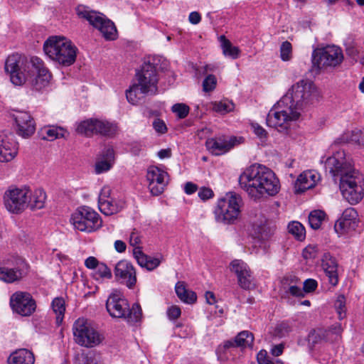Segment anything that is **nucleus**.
Segmentation results:
<instances>
[{"instance_id":"1","label":"nucleus","mask_w":364,"mask_h":364,"mask_svg":"<svg viewBox=\"0 0 364 364\" xmlns=\"http://www.w3.org/2000/svg\"><path fill=\"white\" fill-rule=\"evenodd\" d=\"M325 168L335 181L339 178L342 196L350 204H357L362 200L364 191L363 176L346 159L344 151H338L328 157L325 162Z\"/></svg>"},{"instance_id":"2","label":"nucleus","mask_w":364,"mask_h":364,"mask_svg":"<svg viewBox=\"0 0 364 364\" xmlns=\"http://www.w3.org/2000/svg\"><path fill=\"white\" fill-rule=\"evenodd\" d=\"M5 70L9 73L14 85H21L28 82L37 91L45 87L51 77L43 61L37 57L28 60L18 54L9 55L5 63Z\"/></svg>"},{"instance_id":"3","label":"nucleus","mask_w":364,"mask_h":364,"mask_svg":"<svg viewBox=\"0 0 364 364\" xmlns=\"http://www.w3.org/2000/svg\"><path fill=\"white\" fill-rule=\"evenodd\" d=\"M240 187L254 200L264 195L274 196L280 184L274 173L269 168L254 164L246 168L238 178Z\"/></svg>"},{"instance_id":"4","label":"nucleus","mask_w":364,"mask_h":364,"mask_svg":"<svg viewBox=\"0 0 364 364\" xmlns=\"http://www.w3.org/2000/svg\"><path fill=\"white\" fill-rule=\"evenodd\" d=\"M156 59L147 58L145 59L140 70L135 75V80L126 91L128 102L136 105L146 95H156L158 92V81Z\"/></svg>"},{"instance_id":"5","label":"nucleus","mask_w":364,"mask_h":364,"mask_svg":"<svg viewBox=\"0 0 364 364\" xmlns=\"http://www.w3.org/2000/svg\"><path fill=\"white\" fill-rule=\"evenodd\" d=\"M106 309L112 317L124 318L129 323L141 321L142 311L140 305L135 303L132 307L121 291L114 290L109 296Z\"/></svg>"},{"instance_id":"6","label":"nucleus","mask_w":364,"mask_h":364,"mask_svg":"<svg viewBox=\"0 0 364 364\" xmlns=\"http://www.w3.org/2000/svg\"><path fill=\"white\" fill-rule=\"evenodd\" d=\"M43 50L51 60L64 66L73 65L76 60V47L63 36L49 37L44 43Z\"/></svg>"},{"instance_id":"7","label":"nucleus","mask_w":364,"mask_h":364,"mask_svg":"<svg viewBox=\"0 0 364 364\" xmlns=\"http://www.w3.org/2000/svg\"><path fill=\"white\" fill-rule=\"evenodd\" d=\"M316 97L314 84L308 80H301L293 85L286 95L281 98V103L289 105L294 110L301 112L311 104Z\"/></svg>"},{"instance_id":"8","label":"nucleus","mask_w":364,"mask_h":364,"mask_svg":"<svg viewBox=\"0 0 364 364\" xmlns=\"http://www.w3.org/2000/svg\"><path fill=\"white\" fill-rule=\"evenodd\" d=\"M343 58V51L338 46L317 48L312 53V69L319 72L322 69L335 68L342 63Z\"/></svg>"},{"instance_id":"9","label":"nucleus","mask_w":364,"mask_h":364,"mask_svg":"<svg viewBox=\"0 0 364 364\" xmlns=\"http://www.w3.org/2000/svg\"><path fill=\"white\" fill-rule=\"evenodd\" d=\"M299 112L294 110L289 105L281 103V100L269 110L267 116V124L280 132L287 131L290 122L299 118Z\"/></svg>"},{"instance_id":"10","label":"nucleus","mask_w":364,"mask_h":364,"mask_svg":"<svg viewBox=\"0 0 364 364\" xmlns=\"http://www.w3.org/2000/svg\"><path fill=\"white\" fill-rule=\"evenodd\" d=\"M77 14L80 18L87 20L90 25L98 29L107 40H114L117 38V31L114 23L102 14L81 6L77 8Z\"/></svg>"},{"instance_id":"11","label":"nucleus","mask_w":364,"mask_h":364,"mask_svg":"<svg viewBox=\"0 0 364 364\" xmlns=\"http://www.w3.org/2000/svg\"><path fill=\"white\" fill-rule=\"evenodd\" d=\"M73 331L75 342L87 348L99 345L103 339L102 335L87 319L83 318H80L75 321Z\"/></svg>"},{"instance_id":"12","label":"nucleus","mask_w":364,"mask_h":364,"mask_svg":"<svg viewBox=\"0 0 364 364\" xmlns=\"http://www.w3.org/2000/svg\"><path fill=\"white\" fill-rule=\"evenodd\" d=\"M70 220L75 229L87 232L97 230L102 223L100 215L87 206L79 207L72 214Z\"/></svg>"},{"instance_id":"13","label":"nucleus","mask_w":364,"mask_h":364,"mask_svg":"<svg viewBox=\"0 0 364 364\" xmlns=\"http://www.w3.org/2000/svg\"><path fill=\"white\" fill-rule=\"evenodd\" d=\"M0 267V280L6 283L20 281L28 273V265L18 256H9L2 261Z\"/></svg>"},{"instance_id":"14","label":"nucleus","mask_w":364,"mask_h":364,"mask_svg":"<svg viewBox=\"0 0 364 364\" xmlns=\"http://www.w3.org/2000/svg\"><path fill=\"white\" fill-rule=\"evenodd\" d=\"M76 132L86 136L100 134L105 136H114L117 130L115 124L107 120L97 118H90L77 124Z\"/></svg>"},{"instance_id":"15","label":"nucleus","mask_w":364,"mask_h":364,"mask_svg":"<svg viewBox=\"0 0 364 364\" xmlns=\"http://www.w3.org/2000/svg\"><path fill=\"white\" fill-rule=\"evenodd\" d=\"M10 306L14 312L22 316H30L36 309V301L26 291H16L10 297Z\"/></svg>"},{"instance_id":"16","label":"nucleus","mask_w":364,"mask_h":364,"mask_svg":"<svg viewBox=\"0 0 364 364\" xmlns=\"http://www.w3.org/2000/svg\"><path fill=\"white\" fill-rule=\"evenodd\" d=\"M29 189L14 188L7 191L4 195L6 209L13 213H18L28 205Z\"/></svg>"},{"instance_id":"17","label":"nucleus","mask_w":364,"mask_h":364,"mask_svg":"<svg viewBox=\"0 0 364 364\" xmlns=\"http://www.w3.org/2000/svg\"><path fill=\"white\" fill-rule=\"evenodd\" d=\"M359 223L360 219L356 210L353 208H348L336 222L334 230L339 235H342L355 231Z\"/></svg>"},{"instance_id":"18","label":"nucleus","mask_w":364,"mask_h":364,"mask_svg":"<svg viewBox=\"0 0 364 364\" xmlns=\"http://www.w3.org/2000/svg\"><path fill=\"white\" fill-rule=\"evenodd\" d=\"M18 143L14 134L10 131H3L0 133V161H11L17 154Z\"/></svg>"},{"instance_id":"19","label":"nucleus","mask_w":364,"mask_h":364,"mask_svg":"<svg viewBox=\"0 0 364 364\" xmlns=\"http://www.w3.org/2000/svg\"><path fill=\"white\" fill-rule=\"evenodd\" d=\"M115 278L120 280L126 286L132 289L136 282V271L131 262L127 260H120L118 262L114 270Z\"/></svg>"},{"instance_id":"20","label":"nucleus","mask_w":364,"mask_h":364,"mask_svg":"<svg viewBox=\"0 0 364 364\" xmlns=\"http://www.w3.org/2000/svg\"><path fill=\"white\" fill-rule=\"evenodd\" d=\"M167 176L166 172L156 166H150L148 168L146 178L149 182V188L152 195L159 196L163 193L167 184L165 180Z\"/></svg>"},{"instance_id":"21","label":"nucleus","mask_w":364,"mask_h":364,"mask_svg":"<svg viewBox=\"0 0 364 364\" xmlns=\"http://www.w3.org/2000/svg\"><path fill=\"white\" fill-rule=\"evenodd\" d=\"M17 126V134L23 138L31 136L35 132V122L31 114L27 112L16 111L13 114Z\"/></svg>"},{"instance_id":"22","label":"nucleus","mask_w":364,"mask_h":364,"mask_svg":"<svg viewBox=\"0 0 364 364\" xmlns=\"http://www.w3.org/2000/svg\"><path fill=\"white\" fill-rule=\"evenodd\" d=\"M321 267L329 283L335 287L338 283V262L329 252H325L321 259Z\"/></svg>"},{"instance_id":"23","label":"nucleus","mask_w":364,"mask_h":364,"mask_svg":"<svg viewBox=\"0 0 364 364\" xmlns=\"http://www.w3.org/2000/svg\"><path fill=\"white\" fill-rule=\"evenodd\" d=\"M244 201L241 196L235 192H229V224L240 220Z\"/></svg>"},{"instance_id":"24","label":"nucleus","mask_w":364,"mask_h":364,"mask_svg":"<svg viewBox=\"0 0 364 364\" xmlns=\"http://www.w3.org/2000/svg\"><path fill=\"white\" fill-rule=\"evenodd\" d=\"M255 234L262 241L269 240L275 233L276 225L266 218L261 219L254 225Z\"/></svg>"},{"instance_id":"25","label":"nucleus","mask_w":364,"mask_h":364,"mask_svg":"<svg viewBox=\"0 0 364 364\" xmlns=\"http://www.w3.org/2000/svg\"><path fill=\"white\" fill-rule=\"evenodd\" d=\"M319 176L311 171H304L297 178L295 183V192L303 193L315 186Z\"/></svg>"},{"instance_id":"26","label":"nucleus","mask_w":364,"mask_h":364,"mask_svg":"<svg viewBox=\"0 0 364 364\" xmlns=\"http://www.w3.org/2000/svg\"><path fill=\"white\" fill-rule=\"evenodd\" d=\"M254 343V336L248 331L240 332L234 338L233 341H229V354L237 347L245 348H252Z\"/></svg>"},{"instance_id":"27","label":"nucleus","mask_w":364,"mask_h":364,"mask_svg":"<svg viewBox=\"0 0 364 364\" xmlns=\"http://www.w3.org/2000/svg\"><path fill=\"white\" fill-rule=\"evenodd\" d=\"M207 149L213 155L220 156L228 152V141L225 136L208 139L205 141Z\"/></svg>"},{"instance_id":"28","label":"nucleus","mask_w":364,"mask_h":364,"mask_svg":"<svg viewBox=\"0 0 364 364\" xmlns=\"http://www.w3.org/2000/svg\"><path fill=\"white\" fill-rule=\"evenodd\" d=\"M34 362L33 353L26 348L16 350L8 358L9 364H33Z\"/></svg>"},{"instance_id":"29","label":"nucleus","mask_w":364,"mask_h":364,"mask_svg":"<svg viewBox=\"0 0 364 364\" xmlns=\"http://www.w3.org/2000/svg\"><path fill=\"white\" fill-rule=\"evenodd\" d=\"M317 282L313 279H307L304 282V287L301 289L300 287L294 284H289L287 293L290 294L293 296L304 297L305 293H310L314 291L317 287Z\"/></svg>"},{"instance_id":"30","label":"nucleus","mask_w":364,"mask_h":364,"mask_svg":"<svg viewBox=\"0 0 364 364\" xmlns=\"http://www.w3.org/2000/svg\"><path fill=\"white\" fill-rule=\"evenodd\" d=\"M98 206L103 214L110 215L119 213L124 208V203L122 200L117 201L111 198L98 203Z\"/></svg>"},{"instance_id":"31","label":"nucleus","mask_w":364,"mask_h":364,"mask_svg":"<svg viewBox=\"0 0 364 364\" xmlns=\"http://www.w3.org/2000/svg\"><path fill=\"white\" fill-rule=\"evenodd\" d=\"M46 199V193L41 189H37L34 192L29 190L28 205L31 209H41L44 207Z\"/></svg>"},{"instance_id":"32","label":"nucleus","mask_w":364,"mask_h":364,"mask_svg":"<svg viewBox=\"0 0 364 364\" xmlns=\"http://www.w3.org/2000/svg\"><path fill=\"white\" fill-rule=\"evenodd\" d=\"M213 214L217 223L223 224L227 223L228 202L225 196H223L217 200Z\"/></svg>"},{"instance_id":"33","label":"nucleus","mask_w":364,"mask_h":364,"mask_svg":"<svg viewBox=\"0 0 364 364\" xmlns=\"http://www.w3.org/2000/svg\"><path fill=\"white\" fill-rule=\"evenodd\" d=\"M175 291L178 297L184 303L193 304L197 299L196 294L191 290L186 289L183 282L176 283Z\"/></svg>"},{"instance_id":"34","label":"nucleus","mask_w":364,"mask_h":364,"mask_svg":"<svg viewBox=\"0 0 364 364\" xmlns=\"http://www.w3.org/2000/svg\"><path fill=\"white\" fill-rule=\"evenodd\" d=\"M175 291L178 297L184 303L193 304L197 299L196 294L191 290L186 289L183 282L176 283Z\"/></svg>"},{"instance_id":"35","label":"nucleus","mask_w":364,"mask_h":364,"mask_svg":"<svg viewBox=\"0 0 364 364\" xmlns=\"http://www.w3.org/2000/svg\"><path fill=\"white\" fill-rule=\"evenodd\" d=\"M42 139L48 141H53L58 138L65 137V130L62 127H49L41 131Z\"/></svg>"},{"instance_id":"36","label":"nucleus","mask_w":364,"mask_h":364,"mask_svg":"<svg viewBox=\"0 0 364 364\" xmlns=\"http://www.w3.org/2000/svg\"><path fill=\"white\" fill-rule=\"evenodd\" d=\"M326 213L320 210H315L310 213L309 215V223L314 230L320 228L323 221L326 218Z\"/></svg>"},{"instance_id":"37","label":"nucleus","mask_w":364,"mask_h":364,"mask_svg":"<svg viewBox=\"0 0 364 364\" xmlns=\"http://www.w3.org/2000/svg\"><path fill=\"white\" fill-rule=\"evenodd\" d=\"M289 232L294 236L299 241H302L306 237V230L301 223L297 221H293L288 225Z\"/></svg>"},{"instance_id":"38","label":"nucleus","mask_w":364,"mask_h":364,"mask_svg":"<svg viewBox=\"0 0 364 364\" xmlns=\"http://www.w3.org/2000/svg\"><path fill=\"white\" fill-rule=\"evenodd\" d=\"M237 281L240 287L244 289H252L255 288V284L250 269L247 271V274H240L237 277Z\"/></svg>"},{"instance_id":"39","label":"nucleus","mask_w":364,"mask_h":364,"mask_svg":"<svg viewBox=\"0 0 364 364\" xmlns=\"http://www.w3.org/2000/svg\"><path fill=\"white\" fill-rule=\"evenodd\" d=\"M52 308L56 314V321L61 323L65 311V301L62 298H55L53 300Z\"/></svg>"},{"instance_id":"40","label":"nucleus","mask_w":364,"mask_h":364,"mask_svg":"<svg viewBox=\"0 0 364 364\" xmlns=\"http://www.w3.org/2000/svg\"><path fill=\"white\" fill-rule=\"evenodd\" d=\"M93 278L96 280L111 279L112 277L110 269L104 263H100L92 273Z\"/></svg>"},{"instance_id":"41","label":"nucleus","mask_w":364,"mask_h":364,"mask_svg":"<svg viewBox=\"0 0 364 364\" xmlns=\"http://www.w3.org/2000/svg\"><path fill=\"white\" fill-rule=\"evenodd\" d=\"M280 58L283 61H289L292 58V46L286 41L280 46Z\"/></svg>"},{"instance_id":"42","label":"nucleus","mask_w":364,"mask_h":364,"mask_svg":"<svg viewBox=\"0 0 364 364\" xmlns=\"http://www.w3.org/2000/svg\"><path fill=\"white\" fill-rule=\"evenodd\" d=\"M231 269L235 272L237 277H239L240 274H247L250 268L242 260L235 259L231 262Z\"/></svg>"},{"instance_id":"43","label":"nucleus","mask_w":364,"mask_h":364,"mask_svg":"<svg viewBox=\"0 0 364 364\" xmlns=\"http://www.w3.org/2000/svg\"><path fill=\"white\" fill-rule=\"evenodd\" d=\"M189 107L183 103H176L171 107V111L175 113L179 119H184L189 113Z\"/></svg>"},{"instance_id":"44","label":"nucleus","mask_w":364,"mask_h":364,"mask_svg":"<svg viewBox=\"0 0 364 364\" xmlns=\"http://www.w3.org/2000/svg\"><path fill=\"white\" fill-rule=\"evenodd\" d=\"M334 306L338 314V318L343 319L346 316V298L343 295H339L337 297Z\"/></svg>"},{"instance_id":"45","label":"nucleus","mask_w":364,"mask_h":364,"mask_svg":"<svg viewBox=\"0 0 364 364\" xmlns=\"http://www.w3.org/2000/svg\"><path fill=\"white\" fill-rule=\"evenodd\" d=\"M291 331V326L287 321H283L279 323L275 328L276 334L279 337L287 336Z\"/></svg>"},{"instance_id":"46","label":"nucleus","mask_w":364,"mask_h":364,"mask_svg":"<svg viewBox=\"0 0 364 364\" xmlns=\"http://www.w3.org/2000/svg\"><path fill=\"white\" fill-rule=\"evenodd\" d=\"M133 254H134V257L136 259L138 264L141 267H145L146 264L147 262L148 256L146 255L144 253H143V252L141 251V250L139 247H136L134 249Z\"/></svg>"},{"instance_id":"47","label":"nucleus","mask_w":364,"mask_h":364,"mask_svg":"<svg viewBox=\"0 0 364 364\" xmlns=\"http://www.w3.org/2000/svg\"><path fill=\"white\" fill-rule=\"evenodd\" d=\"M216 85V79L214 75H209L203 82V89L205 92L212 91Z\"/></svg>"},{"instance_id":"48","label":"nucleus","mask_w":364,"mask_h":364,"mask_svg":"<svg viewBox=\"0 0 364 364\" xmlns=\"http://www.w3.org/2000/svg\"><path fill=\"white\" fill-rule=\"evenodd\" d=\"M228 341H224L223 345L219 346L216 350L218 359L220 362H225L228 359Z\"/></svg>"},{"instance_id":"49","label":"nucleus","mask_w":364,"mask_h":364,"mask_svg":"<svg viewBox=\"0 0 364 364\" xmlns=\"http://www.w3.org/2000/svg\"><path fill=\"white\" fill-rule=\"evenodd\" d=\"M198 196L202 200L205 201L213 198L214 197V193L211 188L203 186L199 188Z\"/></svg>"},{"instance_id":"50","label":"nucleus","mask_w":364,"mask_h":364,"mask_svg":"<svg viewBox=\"0 0 364 364\" xmlns=\"http://www.w3.org/2000/svg\"><path fill=\"white\" fill-rule=\"evenodd\" d=\"M324 337V331L322 330H314L309 334V341L313 345L319 343Z\"/></svg>"},{"instance_id":"51","label":"nucleus","mask_w":364,"mask_h":364,"mask_svg":"<svg viewBox=\"0 0 364 364\" xmlns=\"http://www.w3.org/2000/svg\"><path fill=\"white\" fill-rule=\"evenodd\" d=\"M112 166V163L101 159L95 164V172L97 173H101L107 171L110 169Z\"/></svg>"},{"instance_id":"52","label":"nucleus","mask_w":364,"mask_h":364,"mask_svg":"<svg viewBox=\"0 0 364 364\" xmlns=\"http://www.w3.org/2000/svg\"><path fill=\"white\" fill-rule=\"evenodd\" d=\"M153 127L155 131L159 134H164L167 131L165 122L160 119H155L153 122Z\"/></svg>"},{"instance_id":"53","label":"nucleus","mask_w":364,"mask_h":364,"mask_svg":"<svg viewBox=\"0 0 364 364\" xmlns=\"http://www.w3.org/2000/svg\"><path fill=\"white\" fill-rule=\"evenodd\" d=\"M317 248L315 246L309 245L303 250V257L306 259H314L316 256Z\"/></svg>"},{"instance_id":"54","label":"nucleus","mask_w":364,"mask_h":364,"mask_svg":"<svg viewBox=\"0 0 364 364\" xmlns=\"http://www.w3.org/2000/svg\"><path fill=\"white\" fill-rule=\"evenodd\" d=\"M102 159L108 161L113 164L114 160V152L112 147H105L102 152Z\"/></svg>"},{"instance_id":"55","label":"nucleus","mask_w":364,"mask_h":364,"mask_svg":"<svg viewBox=\"0 0 364 364\" xmlns=\"http://www.w3.org/2000/svg\"><path fill=\"white\" fill-rule=\"evenodd\" d=\"M252 128L254 133L260 139H264L267 136L266 130L257 123H252Z\"/></svg>"},{"instance_id":"56","label":"nucleus","mask_w":364,"mask_h":364,"mask_svg":"<svg viewBox=\"0 0 364 364\" xmlns=\"http://www.w3.org/2000/svg\"><path fill=\"white\" fill-rule=\"evenodd\" d=\"M112 190L109 186H104L100 193L99 198H98V203L103 202L105 200H107L108 199H111Z\"/></svg>"},{"instance_id":"57","label":"nucleus","mask_w":364,"mask_h":364,"mask_svg":"<svg viewBox=\"0 0 364 364\" xmlns=\"http://www.w3.org/2000/svg\"><path fill=\"white\" fill-rule=\"evenodd\" d=\"M181 314V309L176 306H172L168 309L167 314L170 319L175 320L178 318Z\"/></svg>"},{"instance_id":"58","label":"nucleus","mask_w":364,"mask_h":364,"mask_svg":"<svg viewBox=\"0 0 364 364\" xmlns=\"http://www.w3.org/2000/svg\"><path fill=\"white\" fill-rule=\"evenodd\" d=\"M361 132L360 130H353L351 132L349 136L347 138L348 142L359 144L360 140Z\"/></svg>"},{"instance_id":"59","label":"nucleus","mask_w":364,"mask_h":364,"mask_svg":"<svg viewBox=\"0 0 364 364\" xmlns=\"http://www.w3.org/2000/svg\"><path fill=\"white\" fill-rule=\"evenodd\" d=\"M141 243V237L139 234L134 230L130 235L129 244L133 247H138L137 245Z\"/></svg>"},{"instance_id":"60","label":"nucleus","mask_w":364,"mask_h":364,"mask_svg":"<svg viewBox=\"0 0 364 364\" xmlns=\"http://www.w3.org/2000/svg\"><path fill=\"white\" fill-rule=\"evenodd\" d=\"M98 260L95 257H89L85 261V265L87 268L95 270L100 264Z\"/></svg>"},{"instance_id":"61","label":"nucleus","mask_w":364,"mask_h":364,"mask_svg":"<svg viewBox=\"0 0 364 364\" xmlns=\"http://www.w3.org/2000/svg\"><path fill=\"white\" fill-rule=\"evenodd\" d=\"M160 264V260L157 258H151L148 257L147 262L145 268L148 270H153Z\"/></svg>"},{"instance_id":"62","label":"nucleus","mask_w":364,"mask_h":364,"mask_svg":"<svg viewBox=\"0 0 364 364\" xmlns=\"http://www.w3.org/2000/svg\"><path fill=\"white\" fill-rule=\"evenodd\" d=\"M240 50L238 47L232 46L229 41V57L237 59L240 57Z\"/></svg>"},{"instance_id":"63","label":"nucleus","mask_w":364,"mask_h":364,"mask_svg":"<svg viewBox=\"0 0 364 364\" xmlns=\"http://www.w3.org/2000/svg\"><path fill=\"white\" fill-rule=\"evenodd\" d=\"M79 364H95L92 356L87 354H81L78 357Z\"/></svg>"},{"instance_id":"64","label":"nucleus","mask_w":364,"mask_h":364,"mask_svg":"<svg viewBox=\"0 0 364 364\" xmlns=\"http://www.w3.org/2000/svg\"><path fill=\"white\" fill-rule=\"evenodd\" d=\"M213 109L216 112L225 114L227 112V105L221 102H215L213 105Z\"/></svg>"}]
</instances>
